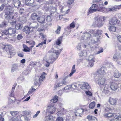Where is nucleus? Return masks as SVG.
<instances>
[{
  "label": "nucleus",
  "mask_w": 121,
  "mask_h": 121,
  "mask_svg": "<svg viewBox=\"0 0 121 121\" xmlns=\"http://www.w3.org/2000/svg\"><path fill=\"white\" fill-rule=\"evenodd\" d=\"M108 88H109V87L108 85H106L104 89V92L106 93L109 92V91L108 90Z\"/></svg>",
  "instance_id": "49530a36"
},
{
  "label": "nucleus",
  "mask_w": 121,
  "mask_h": 121,
  "mask_svg": "<svg viewBox=\"0 0 121 121\" xmlns=\"http://www.w3.org/2000/svg\"><path fill=\"white\" fill-rule=\"evenodd\" d=\"M118 81L117 80L111 83L110 86L112 90L115 91L119 88V84L120 82L118 83Z\"/></svg>",
  "instance_id": "9d476101"
},
{
  "label": "nucleus",
  "mask_w": 121,
  "mask_h": 121,
  "mask_svg": "<svg viewBox=\"0 0 121 121\" xmlns=\"http://www.w3.org/2000/svg\"><path fill=\"white\" fill-rule=\"evenodd\" d=\"M121 58V53L119 52L116 53L113 57L114 61H116L118 64H120V62L118 61L119 59Z\"/></svg>",
  "instance_id": "a211bd4d"
},
{
  "label": "nucleus",
  "mask_w": 121,
  "mask_h": 121,
  "mask_svg": "<svg viewBox=\"0 0 121 121\" xmlns=\"http://www.w3.org/2000/svg\"><path fill=\"white\" fill-rule=\"evenodd\" d=\"M13 48L12 46L10 45H6L4 48H3L4 49L6 50L7 51H8L10 53V55L11 54V50Z\"/></svg>",
  "instance_id": "393cba45"
},
{
  "label": "nucleus",
  "mask_w": 121,
  "mask_h": 121,
  "mask_svg": "<svg viewBox=\"0 0 121 121\" xmlns=\"http://www.w3.org/2000/svg\"><path fill=\"white\" fill-rule=\"evenodd\" d=\"M58 105L60 108L61 110L56 113L57 115L59 116H61L62 115L66 114L67 112L66 110L63 108H62L63 105V104L61 103H60L58 104Z\"/></svg>",
  "instance_id": "6e6552de"
},
{
  "label": "nucleus",
  "mask_w": 121,
  "mask_h": 121,
  "mask_svg": "<svg viewBox=\"0 0 121 121\" xmlns=\"http://www.w3.org/2000/svg\"><path fill=\"white\" fill-rule=\"evenodd\" d=\"M25 3L26 5L28 6L34 7L35 5L34 0H26Z\"/></svg>",
  "instance_id": "aec40b11"
},
{
  "label": "nucleus",
  "mask_w": 121,
  "mask_h": 121,
  "mask_svg": "<svg viewBox=\"0 0 121 121\" xmlns=\"http://www.w3.org/2000/svg\"><path fill=\"white\" fill-rule=\"evenodd\" d=\"M108 29L111 32H115L116 31V27L112 26H109L108 27Z\"/></svg>",
  "instance_id": "f704fd0d"
},
{
  "label": "nucleus",
  "mask_w": 121,
  "mask_h": 121,
  "mask_svg": "<svg viewBox=\"0 0 121 121\" xmlns=\"http://www.w3.org/2000/svg\"><path fill=\"white\" fill-rule=\"evenodd\" d=\"M119 20L115 17H112L109 21V24L110 25H115L117 23L118 24Z\"/></svg>",
  "instance_id": "dca6fc26"
},
{
  "label": "nucleus",
  "mask_w": 121,
  "mask_h": 121,
  "mask_svg": "<svg viewBox=\"0 0 121 121\" xmlns=\"http://www.w3.org/2000/svg\"><path fill=\"white\" fill-rule=\"evenodd\" d=\"M114 7L107 8L105 7H103L99 12H102L103 13H106L109 12L113 11L115 10Z\"/></svg>",
  "instance_id": "f8f14e48"
},
{
  "label": "nucleus",
  "mask_w": 121,
  "mask_h": 121,
  "mask_svg": "<svg viewBox=\"0 0 121 121\" xmlns=\"http://www.w3.org/2000/svg\"><path fill=\"white\" fill-rule=\"evenodd\" d=\"M29 112L26 111H25L22 112V115L24 116L25 120L26 121H29L31 117H29Z\"/></svg>",
  "instance_id": "2eb2a0df"
},
{
  "label": "nucleus",
  "mask_w": 121,
  "mask_h": 121,
  "mask_svg": "<svg viewBox=\"0 0 121 121\" xmlns=\"http://www.w3.org/2000/svg\"><path fill=\"white\" fill-rule=\"evenodd\" d=\"M81 43H80L78 44L77 46V48L78 50H80L81 49Z\"/></svg>",
  "instance_id": "774afa93"
},
{
  "label": "nucleus",
  "mask_w": 121,
  "mask_h": 121,
  "mask_svg": "<svg viewBox=\"0 0 121 121\" xmlns=\"http://www.w3.org/2000/svg\"><path fill=\"white\" fill-rule=\"evenodd\" d=\"M6 22H4L0 24V27H4L6 26Z\"/></svg>",
  "instance_id": "e2e57ef3"
},
{
  "label": "nucleus",
  "mask_w": 121,
  "mask_h": 121,
  "mask_svg": "<svg viewBox=\"0 0 121 121\" xmlns=\"http://www.w3.org/2000/svg\"><path fill=\"white\" fill-rule=\"evenodd\" d=\"M114 117L116 119L121 120V115L118 113L114 114Z\"/></svg>",
  "instance_id": "72a5a7b5"
},
{
  "label": "nucleus",
  "mask_w": 121,
  "mask_h": 121,
  "mask_svg": "<svg viewBox=\"0 0 121 121\" xmlns=\"http://www.w3.org/2000/svg\"><path fill=\"white\" fill-rule=\"evenodd\" d=\"M65 81H62L61 82L56 83L53 88L54 90H56L58 87L62 86L63 84H65Z\"/></svg>",
  "instance_id": "412c9836"
},
{
  "label": "nucleus",
  "mask_w": 121,
  "mask_h": 121,
  "mask_svg": "<svg viewBox=\"0 0 121 121\" xmlns=\"http://www.w3.org/2000/svg\"><path fill=\"white\" fill-rule=\"evenodd\" d=\"M19 64H13L12 65L11 72H13L18 70L19 67Z\"/></svg>",
  "instance_id": "5701e85b"
},
{
  "label": "nucleus",
  "mask_w": 121,
  "mask_h": 121,
  "mask_svg": "<svg viewBox=\"0 0 121 121\" xmlns=\"http://www.w3.org/2000/svg\"><path fill=\"white\" fill-rule=\"evenodd\" d=\"M46 74V73L43 72L39 78L38 77H36L34 81L35 84L36 85L38 84L39 86H40L41 83V82L45 78V75Z\"/></svg>",
  "instance_id": "423d86ee"
},
{
  "label": "nucleus",
  "mask_w": 121,
  "mask_h": 121,
  "mask_svg": "<svg viewBox=\"0 0 121 121\" xmlns=\"http://www.w3.org/2000/svg\"><path fill=\"white\" fill-rule=\"evenodd\" d=\"M84 110L82 108L78 110L77 111V112L79 113V114H83L82 113L83 112H84Z\"/></svg>",
  "instance_id": "bf43d9fd"
},
{
  "label": "nucleus",
  "mask_w": 121,
  "mask_h": 121,
  "mask_svg": "<svg viewBox=\"0 0 121 121\" xmlns=\"http://www.w3.org/2000/svg\"><path fill=\"white\" fill-rule=\"evenodd\" d=\"M109 101L111 104L114 105L116 104V100L115 99L111 98H110L109 99Z\"/></svg>",
  "instance_id": "e433bc0d"
},
{
  "label": "nucleus",
  "mask_w": 121,
  "mask_h": 121,
  "mask_svg": "<svg viewBox=\"0 0 121 121\" xmlns=\"http://www.w3.org/2000/svg\"><path fill=\"white\" fill-rule=\"evenodd\" d=\"M62 49H61L60 50V51L57 50H55L54 48H52L51 50L49 51L50 52H52L54 53L52 55H51L50 56H52V58H53V56L55 57L56 59L58 57L59 55L60 54L61 51Z\"/></svg>",
  "instance_id": "1a4fd4ad"
},
{
  "label": "nucleus",
  "mask_w": 121,
  "mask_h": 121,
  "mask_svg": "<svg viewBox=\"0 0 121 121\" xmlns=\"http://www.w3.org/2000/svg\"><path fill=\"white\" fill-rule=\"evenodd\" d=\"M106 18V17L101 16L96 19L95 23L96 26L99 27H101L103 26L104 24V22Z\"/></svg>",
  "instance_id": "20e7f679"
},
{
  "label": "nucleus",
  "mask_w": 121,
  "mask_h": 121,
  "mask_svg": "<svg viewBox=\"0 0 121 121\" xmlns=\"http://www.w3.org/2000/svg\"><path fill=\"white\" fill-rule=\"evenodd\" d=\"M88 60L89 61H95V58L92 55H90L89 56Z\"/></svg>",
  "instance_id": "c03bdc74"
},
{
  "label": "nucleus",
  "mask_w": 121,
  "mask_h": 121,
  "mask_svg": "<svg viewBox=\"0 0 121 121\" xmlns=\"http://www.w3.org/2000/svg\"><path fill=\"white\" fill-rule=\"evenodd\" d=\"M23 38V36L21 34H19L18 35L17 37V39L18 40H20Z\"/></svg>",
  "instance_id": "338daca9"
},
{
  "label": "nucleus",
  "mask_w": 121,
  "mask_h": 121,
  "mask_svg": "<svg viewBox=\"0 0 121 121\" xmlns=\"http://www.w3.org/2000/svg\"><path fill=\"white\" fill-rule=\"evenodd\" d=\"M75 65H73L72 67L71 72L69 75V76L71 77L72 75L76 72V70L75 69Z\"/></svg>",
  "instance_id": "c9c22d12"
},
{
  "label": "nucleus",
  "mask_w": 121,
  "mask_h": 121,
  "mask_svg": "<svg viewBox=\"0 0 121 121\" xmlns=\"http://www.w3.org/2000/svg\"><path fill=\"white\" fill-rule=\"evenodd\" d=\"M23 51L24 52H29L30 51V49L25 45H23Z\"/></svg>",
  "instance_id": "ea45409f"
},
{
  "label": "nucleus",
  "mask_w": 121,
  "mask_h": 121,
  "mask_svg": "<svg viewBox=\"0 0 121 121\" xmlns=\"http://www.w3.org/2000/svg\"><path fill=\"white\" fill-rule=\"evenodd\" d=\"M94 32V30H92L88 29L86 30L83 33L82 36V39L86 41H89L91 39V36L90 33L93 34Z\"/></svg>",
  "instance_id": "7ed1b4c3"
},
{
  "label": "nucleus",
  "mask_w": 121,
  "mask_h": 121,
  "mask_svg": "<svg viewBox=\"0 0 121 121\" xmlns=\"http://www.w3.org/2000/svg\"><path fill=\"white\" fill-rule=\"evenodd\" d=\"M39 35H40V37L41 38H43V39L45 38L46 37V36L45 35H43V33H39Z\"/></svg>",
  "instance_id": "680f3d73"
},
{
  "label": "nucleus",
  "mask_w": 121,
  "mask_h": 121,
  "mask_svg": "<svg viewBox=\"0 0 121 121\" xmlns=\"http://www.w3.org/2000/svg\"><path fill=\"white\" fill-rule=\"evenodd\" d=\"M52 16L51 13L50 15H48L46 18V21L49 22H51L52 19Z\"/></svg>",
  "instance_id": "58836bf2"
},
{
  "label": "nucleus",
  "mask_w": 121,
  "mask_h": 121,
  "mask_svg": "<svg viewBox=\"0 0 121 121\" xmlns=\"http://www.w3.org/2000/svg\"><path fill=\"white\" fill-rule=\"evenodd\" d=\"M35 90V89L33 88V87H31V88L30 89L28 93L24 98H26L28 96H29L32 94L33 92Z\"/></svg>",
  "instance_id": "c85d7f7f"
},
{
  "label": "nucleus",
  "mask_w": 121,
  "mask_h": 121,
  "mask_svg": "<svg viewBox=\"0 0 121 121\" xmlns=\"http://www.w3.org/2000/svg\"><path fill=\"white\" fill-rule=\"evenodd\" d=\"M75 26V23L74 21L71 23L69 26L67 27V29H69L70 31H71L72 28H74Z\"/></svg>",
  "instance_id": "bb28decb"
},
{
  "label": "nucleus",
  "mask_w": 121,
  "mask_h": 121,
  "mask_svg": "<svg viewBox=\"0 0 121 121\" xmlns=\"http://www.w3.org/2000/svg\"><path fill=\"white\" fill-rule=\"evenodd\" d=\"M47 2H46L47 3ZM48 4H47L46 3V4H44L43 6V9L45 10H53V12H55L56 10V5H55V6H53V5L52 4H50L49 7L47 5Z\"/></svg>",
  "instance_id": "9b49d317"
},
{
  "label": "nucleus",
  "mask_w": 121,
  "mask_h": 121,
  "mask_svg": "<svg viewBox=\"0 0 121 121\" xmlns=\"http://www.w3.org/2000/svg\"><path fill=\"white\" fill-rule=\"evenodd\" d=\"M57 0H50L47 2V4H51L54 3L55 4L57 3Z\"/></svg>",
  "instance_id": "79ce46f5"
},
{
  "label": "nucleus",
  "mask_w": 121,
  "mask_h": 121,
  "mask_svg": "<svg viewBox=\"0 0 121 121\" xmlns=\"http://www.w3.org/2000/svg\"><path fill=\"white\" fill-rule=\"evenodd\" d=\"M8 30H3L2 31V32L3 33L4 35H9V32Z\"/></svg>",
  "instance_id": "6e6d98bb"
},
{
  "label": "nucleus",
  "mask_w": 121,
  "mask_h": 121,
  "mask_svg": "<svg viewBox=\"0 0 121 121\" xmlns=\"http://www.w3.org/2000/svg\"><path fill=\"white\" fill-rule=\"evenodd\" d=\"M10 113L12 116H15L17 115L18 112L17 111H12L10 112Z\"/></svg>",
  "instance_id": "4d7b16f0"
},
{
  "label": "nucleus",
  "mask_w": 121,
  "mask_h": 121,
  "mask_svg": "<svg viewBox=\"0 0 121 121\" xmlns=\"http://www.w3.org/2000/svg\"><path fill=\"white\" fill-rule=\"evenodd\" d=\"M114 75L115 78H118L121 76V74L118 70H116L114 72Z\"/></svg>",
  "instance_id": "c756f323"
},
{
  "label": "nucleus",
  "mask_w": 121,
  "mask_h": 121,
  "mask_svg": "<svg viewBox=\"0 0 121 121\" xmlns=\"http://www.w3.org/2000/svg\"><path fill=\"white\" fill-rule=\"evenodd\" d=\"M104 115L108 117H111L112 116H114V114L111 113H105Z\"/></svg>",
  "instance_id": "5fc2aeb1"
},
{
  "label": "nucleus",
  "mask_w": 121,
  "mask_h": 121,
  "mask_svg": "<svg viewBox=\"0 0 121 121\" xmlns=\"http://www.w3.org/2000/svg\"><path fill=\"white\" fill-rule=\"evenodd\" d=\"M9 35H12L13 34H15L16 32L15 29L14 28H9L8 29Z\"/></svg>",
  "instance_id": "a878e982"
},
{
  "label": "nucleus",
  "mask_w": 121,
  "mask_h": 121,
  "mask_svg": "<svg viewBox=\"0 0 121 121\" xmlns=\"http://www.w3.org/2000/svg\"><path fill=\"white\" fill-rule=\"evenodd\" d=\"M14 5L15 7L18 8L21 4L20 1L19 0H14Z\"/></svg>",
  "instance_id": "cd10ccee"
},
{
  "label": "nucleus",
  "mask_w": 121,
  "mask_h": 121,
  "mask_svg": "<svg viewBox=\"0 0 121 121\" xmlns=\"http://www.w3.org/2000/svg\"><path fill=\"white\" fill-rule=\"evenodd\" d=\"M95 3H96V4L92 5L88 10L87 15L95 12H99L104 5V1L102 0H94Z\"/></svg>",
  "instance_id": "f257e3e1"
},
{
  "label": "nucleus",
  "mask_w": 121,
  "mask_h": 121,
  "mask_svg": "<svg viewBox=\"0 0 121 121\" xmlns=\"http://www.w3.org/2000/svg\"><path fill=\"white\" fill-rule=\"evenodd\" d=\"M94 78L97 81L98 84L100 86L104 85L106 80L104 76H94Z\"/></svg>",
  "instance_id": "39448f33"
},
{
  "label": "nucleus",
  "mask_w": 121,
  "mask_h": 121,
  "mask_svg": "<svg viewBox=\"0 0 121 121\" xmlns=\"http://www.w3.org/2000/svg\"><path fill=\"white\" fill-rule=\"evenodd\" d=\"M106 69L105 68L102 67L98 69L96 73V74L95 76H104V75H105L106 74Z\"/></svg>",
  "instance_id": "0eeeda50"
},
{
  "label": "nucleus",
  "mask_w": 121,
  "mask_h": 121,
  "mask_svg": "<svg viewBox=\"0 0 121 121\" xmlns=\"http://www.w3.org/2000/svg\"><path fill=\"white\" fill-rule=\"evenodd\" d=\"M95 105V102H93L91 103L89 105V107L90 108H94Z\"/></svg>",
  "instance_id": "de8ad7c7"
},
{
  "label": "nucleus",
  "mask_w": 121,
  "mask_h": 121,
  "mask_svg": "<svg viewBox=\"0 0 121 121\" xmlns=\"http://www.w3.org/2000/svg\"><path fill=\"white\" fill-rule=\"evenodd\" d=\"M87 118L90 121H93L96 120V118L91 115H88L87 117Z\"/></svg>",
  "instance_id": "37998d69"
},
{
  "label": "nucleus",
  "mask_w": 121,
  "mask_h": 121,
  "mask_svg": "<svg viewBox=\"0 0 121 121\" xmlns=\"http://www.w3.org/2000/svg\"><path fill=\"white\" fill-rule=\"evenodd\" d=\"M89 87L88 84L87 83L83 82L79 85L78 87L82 89H88Z\"/></svg>",
  "instance_id": "6ab92c4d"
},
{
  "label": "nucleus",
  "mask_w": 121,
  "mask_h": 121,
  "mask_svg": "<svg viewBox=\"0 0 121 121\" xmlns=\"http://www.w3.org/2000/svg\"><path fill=\"white\" fill-rule=\"evenodd\" d=\"M87 55V52L86 50H83L81 51L79 54V56L82 57V58H84Z\"/></svg>",
  "instance_id": "4be33fe9"
},
{
  "label": "nucleus",
  "mask_w": 121,
  "mask_h": 121,
  "mask_svg": "<svg viewBox=\"0 0 121 121\" xmlns=\"http://www.w3.org/2000/svg\"><path fill=\"white\" fill-rule=\"evenodd\" d=\"M103 49L102 48H100L99 49V50L96 53V54H98L100 53L103 52Z\"/></svg>",
  "instance_id": "13d9d810"
},
{
  "label": "nucleus",
  "mask_w": 121,
  "mask_h": 121,
  "mask_svg": "<svg viewBox=\"0 0 121 121\" xmlns=\"http://www.w3.org/2000/svg\"><path fill=\"white\" fill-rule=\"evenodd\" d=\"M43 113L46 117H48L50 116V115L51 114L49 112L48 108L46 110H45L43 112Z\"/></svg>",
  "instance_id": "473e14b6"
},
{
  "label": "nucleus",
  "mask_w": 121,
  "mask_h": 121,
  "mask_svg": "<svg viewBox=\"0 0 121 121\" xmlns=\"http://www.w3.org/2000/svg\"><path fill=\"white\" fill-rule=\"evenodd\" d=\"M53 117L52 116L47 117L45 119V121H53Z\"/></svg>",
  "instance_id": "a18cd8bd"
},
{
  "label": "nucleus",
  "mask_w": 121,
  "mask_h": 121,
  "mask_svg": "<svg viewBox=\"0 0 121 121\" xmlns=\"http://www.w3.org/2000/svg\"><path fill=\"white\" fill-rule=\"evenodd\" d=\"M21 19V22L23 23H24L26 21V17H20Z\"/></svg>",
  "instance_id": "3c124183"
},
{
  "label": "nucleus",
  "mask_w": 121,
  "mask_h": 121,
  "mask_svg": "<svg viewBox=\"0 0 121 121\" xmlns=\"http://www.w3.org/2000/svg\"><path fill=\"white\" fill-rule=\"evenodd\" d=\"M102 32V30H98L95 32V31L94 30V32L93 34V35L94 36H96L100 35H101Z\"/></svg>",
  "instance_id": "2f4dec72"
},
{
  "label": "nucleus",
  "mask_w": 121,
  "mask_h": 121,
  "mask_svg": "<svg viewBox=\"0 0 121 121\" xmlns=\"http://www.w3.org/2000/svg\"><path fill=\"white\" fill-rule=\"evenodd\" d=\"M42 15V13L40 11H38L36 13H33L31 15V19L33 20L38 19L39 17H40Z\"/></svg>",
  "instance_id": "4468645a"
},
{
  "label": "nucleus",
  "mask_w": 121,
  "mask_h": 121,
  "mask_svg": "<svg viewBox=\"0 0 121 121\" xmlns=\"http://www.w3.org/2000/svg\"><path fill=\"white\" fill-rule=\"evenodd\" d=\"M65 121H72V120L71 119V117L66 116Z\"/></svg>",
  "instance_id": "0e129e2a"
},
{
  "label": "nucleus",
  "mask_w": 121,
  "mask_h": 121,
  "mask_svg": "<svg viewBox=\"0 0 121 121\" xmlns=\"http://www.w3.org/2000/svg\"><path fill=\"white\" fill-rule=\"evenodd\" d=\"M56 121H63V119L62 117H59L57 118Z\"/></svg>",
  "instance_id": "69168bd1"
},
{
  "label": "nucleus",
  "mask_w": 121,
  "mask_h": 121,
  "mask_svg": "<svg viewBox=\"0 0 121 121\" xmlns=\"http://www.w3.org/2000/svg\"><path fill=\"white\" fill-rule=\"evenodd\" d=\"M61 29V27L60 26H58L57 30L55 31L56 33L57 34H59L60 32Z\"/></svg>",
  "instance_id": "603ef678"
},
{
  "label": "nucleus",
  "mask_w": 121,
  "mask_h": 121,
  "mask_svg": "<svg viewBox=\"0 0 121 121\" xmlns=\"http://www.w3.org/2000/svg\"><path fill=\"white\" fill-rule=\"evenodd\" d=\"M50 114H52L56 111V109L53 106H52L50 107H48V108Z\"/></svg>",
  "instance_id": "b1692460"
},
{
  "label": "nucleus",
  "mask_w": 121,
  "mask_h": 121,
  "mask_svg": "<svg viewBox=\"0 0 121 121\" xmlns=\"http://www.w3.org/2000/svg\"><path fill=\"white\" fill-rule=\"evenodd\" d=\"M71 86H67L64 88L65 91V92H68L69 91V90L71 89Z\"/></svg>",
  "instance_id": "09e8293b"
},
{
  "label": "nucleus",
  "mask_w": 121,
  "mask_h": 121,
  "mask_svg": "<svg viewBox=\"0 0 121 121\" xmlns=\"http://www.w3.org/2000/svg\"><path fill=\"white\" fill-rule=\"evenodd\" d=\"M62 37V36H60L56 42V45H59L61 44Z\"/></svg>",
  "instance_id": "4c0bfd02"
},
{
  "label": "nucleus",
  "mask_w": 121,
  "mask_h": 121,
  "mask_svg": "<svg viewBox=\"0 0 121 121\" xmlns=\"http://www.w3.org/2000/svg\"><path fill=\"white\" fill-rule=\"evenodd\" d=\"M56 60L55 57L53 56V58L52 57V56H49L48 60H46V62L45 63V66L48 67L50 65V63H52Z\"/></svg>",
  "instance_id": "ddd939ff"
},
{
  "label": "nucleus",
  "mask_w": 121,
  "mask_h": 121,
  "mask_svg": "<svg viewBox=\"0 0 121 121\" xmlns=\"http://www.w3.org/2000/svg\"><path fill=\"white\" fill-rule=\"evenodd\" d=\"M37 20L39 22L43 23L44 22L45 17L44 16L42 17H39Z\"/></svg>",
  "instance_id": "7c9ffc66"
},
{
  "label": "nucleus",
  "mask_w": 121,
  "mask_h": 121,
  "mask_svg": "<svg viewBox=\"0 0 121 121\" xmlns=\"http://www.w3.org/2000/svg\"><path fill=\"white\" fill-rule=\"evenodd\" d=\"M79 84H73L71 86V88H72L73 89H76L77 87H78Z\"/></svg>",
  "instance_id": "864d4df0"
},
{
  "label": "nucleus",
  "mask_w": 121,
  "mask_h": 121,
  "mask_svg": "<svg viewBox=\"0 0 121 121\" xmlns=\"http://www.w3.org/2000/svg\"><path fill=\"white\" fill-rule=\"evenodd\" d=\"M13 8L8 4H6L4 9L5 18L7 19H11L14 17V10Z\"/></svg>",
  "instance_id": "f03ea898"
},
{
  "label": "nucleus",
  "mask_w": 121,
  "mask_h": 121,
  "mask_svg": "<svg viewBox=\"0 0 121 121\" xmlns=\"http://www.w3.org/2000/svg\"><path fill=\"white\" fill-rule=\"evenodd\" d=\"M22 26L20 24H17L15 26V28L17 30L20 29L22 28Z\"/></svg>",
  "instance_id": "8fccbe9b"
},
{
  "label": "nucleus",
  "mask_w": 121,
  "mask_h": 121,
  "mask_svg": "<svg viewBox=\"0 0 121 121\" xmlns=\"http://www.w3.org/2000/svg\"><path fill=\"white\" fill-rule=\"evenodd\" d=\"M23 31L26 34L28 35L31 32H33V30L32 29L31 30V28L28 26H25L23 30Z\"/></svg>",
  "instance_id": "f3484780"
},
{
  "label": "nucleus",
  "mask_w": 121,
  "mask_h": 121,
  "mask_svg": "<svg viewBox=\"0 0 121 121\" xmlns=\"http://www.w3.org/2000/svg\"><path fill=\"white\" fill-rule=\"evenodd\" d=\"M34 25H35L34 26H31V28H37L38 26V24L37 22H35L33 23Z\"/></svg>",
  "instance_id": "052dcab7"
},
{
  "label": "nucleus",
  "mask_w": 121,
  "mask_h": 121,
  "mask_svg": "<svg viewBox=\"0 0 121 121\" xmlns=\"http://www.w3.org/2000/svg\"><path fill=\"white\" fill-rule=\"evenodd\" d=\"M58 97L56 96L55 95L53 98L51 100V103H54L56 102L58 100Z\"/></svg>",
  "instance_id": "a19ab883"
}]
</instances>
